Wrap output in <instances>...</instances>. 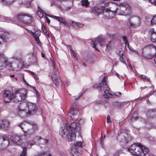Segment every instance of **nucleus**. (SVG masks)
Masks as SVG:
<instances>
[{
    "label": "nucleus",
    "instance_id": "obj_23",
    "mask_svg": "<svg viewBox=\"0 0 156 156\" xmlns=\"http://www.w3.org/2000/svg\"><path fill=\"white\" fill-rule=\"evenodd\" d=\"M100 43V39L97 38L96 40H95L92 41V43L91 44L92 47L94 48L97 51H98V49L97 47V45L98 43Z\"/></svg>",
    "mask_w": 156,
    "mask_h": 156
},
{
    "label": "nucleus",
    "instance_id": "obj_1",
    "mask_svg": "<svg viewBox=\"0 0 156 156\" xmlns=\"http://www.w3.org/2000/svg\"><path fill=\"white\" fill-rule=\"evenodd\" d=\"M90 11L96 15H100L103 12L105 16L108 19H112L115 16V13L119 15H129L131 14V6L128 3H123L119 4L118 7L115 11V13L108 9L106 8L103 5H96L92 7Z\"/></svg>",
    "mask_w": 156,
    "mask_h": 156
},
{
    "label": "nucleus",
    "instance_id": "obj_2",
    "mask_svg": "<svg viewBox=\"0 0 156 156\" xmlns=\"http://www.w3.org/2000/svg\"><path fill=\"white\" fill-rule=\"evenodd\" d=\"M128 151L134 156H144L148 149L140 143L133 144L128 149Z\"/></svg>",
    "mask_w": 156,
    "mask_h": 156
},
{
    "label": "nucleus",
    "instance_id": "obj_24",
    "mask_svg": "<svg viewBox=\"0 0 156 156\" xmlns=\"http://www.w3.org/2000/svg\"><path fill=\"white\" fill-rule=\"evenodd\" d=\"M51 79L54 83L56 85L59 84L61 82L60 79L56 77L55 75L51 76Z\"/></svg>",
    "mask_w": 156,
    "mask_h": 156
},
{
    "label": "nucleus",
    "instance_id": "obj_35",
    "mask_svg": "<svg viewBox=\"0 0 156 156\" xmlns=\"http://www.w3.org/2000/svg\"><path fill=\"white\" fill-rule=\"evenodd\" d=\"M151 23V25L156 24V15L153 16Z\"/></svg>",
    "mask_w": 156,
    "mask_h": 156
},
{
    "label": "nucleus",
    "instance_id": "obj_3",
    "mask_svg": "<svg viewBox=\"0 0 156 156\" xmlns=\"http://www.w3.org/2000/svg\"><path fill=\"white\" fill-rule=\"evenodd\" d=\"M60 135L63 138H66L69 141H71L75 140L76 137V133L71 132L70 130H68L65 125L64 124L61 125V127L59 130Z\"/></svg>",
    "mask_w": 156,
    "mask_h": 156
},
{
    "label": "nucleus",
    "instance_id": "obj_56",
    "mask_svg": "<svg viewBox=\"0 0 156 156\" xmlns=\"http://www.w3.org/2000/svg\"><path fill=\"white\" fill-rule=\"evenodd\" d=\"M46 19H47V23L49 24L50 23V20H49V19L47 18V17H46Z\"/></svg>",
    "mask_w": 156,
    "mask_h": 156
},
{
    "label": "nucleus",
    "instance_id": "obj_28",
    "mask_svg": "<svg viewBox=\"0 0 156 156\" xmlns=\"http://www.w3.org/2000/svg\"><path fill=\"white\" fill-rule=\"evenodd\" d=\"M22 3H24V5L27 8H29L30 6L31 2L33 0H25V1H23L21 0Z\"/></svg>",
    "mask_w": 156,
    "mask_h": 156
},
{
    "label": "nucleus",
    "instance_id": "obj_37",
    "mask_svg": "<svg viewBox=\"0 0 156 156\" xmlns=\"http://www.w3.org/2000/svg\"><path fill=\"white\" fill-rule=\"evenodd\" d=\"M122 39H123L124 43H125L126 45H127L128 46L129 45V44L128 43L126 37V36H123L122 37Z\"/></svg>",
    "mask_w": 156,
    "mask_h": 156
},
{
    "label": "nucleus",
    "instance_id": "obj_18",
    "mask_svg": "<svg viewBox=\"0 0 156 156\" xmlns=\"http://www.w3.org/2000/svg\"><path fill=\"white\" fill-rule=\"evenodd\" d=\"M33 20V17L31 16H29L27 14H26L24 17L23 24H27L30 23Z\"/></svg>",
    "mask_w": 156,
    "mask_h": 156
},
{
    "label": "nucleus",
    "instance_id": "obj_29",
    "mask_svg": "<svg viewBox=\"0 0 156 156\" xmlns=\"http://www.w3.org/2000/svg\"><path fill=\"white\" fill-rule=\"evenodd\" d=\"M120 60L121 62H122L127 66L126 64V56L123 54V53H122V55L120 56Z\"/></svg>",
    "mask_w": 156,
    "mask_h": 156
},
{
    "label": "nucleus",
    "instance_id": "obj_64",
    "mask_svg": "<svg viewBox=\"0 0 156 156\" xmlns=\"http://www.w3.org/2000/svg\"><path fill=\"white\" fill-rule=\"evenodd\" d=\"M154 62L155 64H156V58L154 59Z\"/></svg>",
    "mask_w": 156,
    "mask_h": 156
},
{
    "label": "nucleus",
    "instance_id": "obj_27",
    "mask_svg": "<svg viewBox=\"0 0 156 156\" xmlns=\"http://www.w3.org/2000/svg\"><path fill=\"white\" fill-rule=\"evenodd\" d=\"M103 83L102 82L101 83H96L93 86V87L94 88H100V90H101L103 88V86H104V84H103Z\"/></svg>",
    "mask_w": 156,
    "mask_h": 156
},
{
    "label": "nucleus",
    "instance_id": "obj_16",
    "mask_svg": "<svg viewBox=\"0 0 156 156\" xmlns=\"http://www.w3.org/2000/svg\"><path fill=\"white\" fill-rule=\"evenodd\" d=\"M149 34L150 36L151 41L153 42H156V31H155L154 28L149 30Z\"/></svg>",
    "mask_w": 156,
    "mask_h": 156
},
{
    "label": "nucleus",
    "instance_id": "obj_17",
    "mask_svg": "<svg viewBox=\"0 0 156 156\" xmlns=\"http://www.w3.org/2000/svg\"><path fill=\"white\" fill-rule=\"evenodd\" d=\"M16 0H0V2L3 5L9 6L12 5Z\"/></svg>",
    "mask_w": 156,
    "mask_h": 156
},
{
    "label": "nucleus",
    "instance_id": "obj_61",
    "mask_svg": "<svg viewBox=\"0 0 156 156\" xmlns=\"http://www.w3.org/2000/svg\"><path fill=\"white\" fill-rule=\"evenodd\" d=\"M119 52H117V54H118L119 55H122V54H121V53H120V52H121V51L119 50Z\"/></svg>",
    "mask_w": 156,
    "mask_h": 156
},
{
    "label": "nucleus",
    "instance_id": "obj_10",
    "mask_svg": "<svg viewBox=\"0 0 156 156\" xmlns=\"http://www.w3.org/2000/svg\"><path fill=\"white\" fill-rule=\"evenodd\" d=\"M14 93H12L9 90L5 91L3 94L4 100L5 102H7L12 99L13 100Z\"/></svg>",
    "mask_w": 156,
    "mask_h": 156
},
{
    "label": "nucleus",
    "instance_id": "obj_63",
    "mask_svg": "<svg viewBox=\"0 0 156 156\" xmlns=\"http://www.w3.org/2000/svg\"><path fill=\"white\" fill-rule=\"evenodd\" d=\"M83 65L84 66H86V64L85 62H83Z\"/></svg>",
    "mask_w": 156,
    "mask_h": 156
},
{
    "label": "nucleus",
    "instance_id": "obj_32",
    "mask_svg": "<svg viewBox=\"0 0 156 156\" xmlns=\"http://www.w3.org/2000/svg\"><path fill=\"white\" fill-rule=\"evenodd\" d=\"M136 114L135 113H134L133 114L132 117H131V119L132 121H136L138 119L139 117L137 116H136Z\"/></svg>",
    "mask_w": 156,
    "mask_h": 156
},
{
    "label": "nucleus",
    "instance_id": "obj_25",
    "mask_svg": "<svg viewBox=\"0 0 156 156\" xmlns=\"http://www.w3.org/2000/svg\"><path fill=\"white\" fill-rule=\"evenodd\" d=\"M70 24L73 25V26L76 28L78 29L80 27H82L83 26V24H81L79 23L73 21H71L70 22Z\"/></svg>",
    "mask_w": 156,
    "mask_h": 156
},
{
    "label": "nucleus",
    "instance_id": "obj_58",
    "mask_svg": "<svg viewBox=\"0 0 156 156\" xmlns=\"http://www.w3.org/2000/svg\"><path fill=\"white\" fill-rule=\"evenodd\" d=\"M153 93V91H151L150 93L147 95V96H149L151 95Z\"/></svg>",
    "mask_w": 156,
    "mask_h": 156
},
{
    "label": "nucleus",
    "instance_id": "obj_51",
    "mask_svg": "<svg viewBox=\"0 0 156 156\" xmlns=\"http://www.w3.org/2000/svg\"><path fill=\"white\" fill-rule=\"evenodd\" d=\"M41 29L42 30H43V32L44 33H47V31L45 29V28L44 26H42L41 27Z\"/></svg>",
    "mask_w": 156,
    "mask_h": 156
},
{
    "label": "nucleus",
    "instance_id": "obj_33",
    "mask_svg": "<svg viewBox=\"0 0 156 156\" xmlns=\"http://www.w3.org/2000/svg\"><path fill=\"white\" fill-rule=\"evenodd\" d=\"M139 76L146 81L149 82L150 80V78L145 75L140 74Z\"/></svg>",
    "mask_w": 156,
    "mask_h": 156
},
{
    "label": "nucleus",
    "instance_id": "obj_8",
    "mask_svg": "<svg viewBox=\"0 0 156 156\" xmlns=\"http://www.w3.org/2000/svg\"><path fill=\"white\" fill-rule=\"evenodd\" d=\"M34 140L35 141L33 142V143H31L30 141L28 143L26 142L25 146H28L29 145H30V146H32L35 144V142L37 141L39 143V145L41 147H43L44 146H46V144L48 142V141L47 140L42 139L41 137L38 136L35 137Z\"/></svg>",
    "mask_w": 156,
    "mask_h": 156
},
{
    "label": "nucleus",
    "instance_id": "obj_39",
    "mask_svg": "<svg viewBox=\"0 0 156 156\" xmlns=\"http://www.w3.org/2000/svg\"><path fill=\"white\" fill-rule=\"evenodd\" d=\"M147 48L149 49L154 48L156 51V48L154 46L153 44H151L148 45L147 46Z\"/></svg>",
    "mask_w": 156,
    "mask_h": 156
},
{
    "label": "nucleus",
    "instance_id": "obj_7",
    "mask_svg": "<svg viewBox=\"0 0 156 156\" xmlns=\"http://www.w3.org/2000/svg\"><path fill=\"white\" fill-rule=\"evenodd\" d=\"M27 108L26 109V112H23V116L30 115L34 114L37 111V108L36 105L33 103L28 102H27Z\"/></svg>",
    "mask_w": 156,
    "mask_h": 156
},
{
    "label": "nucleus",
    "instance_id": "obj_6",
    "mask_svg": "<svg viewBox=\"0 0 156 156\" xmlns=\"http://www.w3.org/2000/svg\"><path fill=\"white\" fill-rule=\"evenodd\" d=\"M27 91L24 88L18 89L14 92L13 101L17 102L25 99L27 97Z\"/></svg>",
    "mask_w": 156,
    "mask_h": 156
},
{
    "label": "nucleus",
    "instance_id": "obj_53",
    "mask_svg": "<svg viewBox=\"0 0 156 156\" xmlns=\"http://www.w3.org/2000/svg\"><path fill=\"white\" fill-rule=\"evenodd\" d=\"M71 51L73 55L74 56L75 58H76V54L75 53L74 51L72 50Z\"/></svg>",
    "mask_w": 156,
    "mask_h": 156
},
{
    "label": "nucleus",
    "instance_id": "obj_21",
    "mask_svg": "<svg viewBox=\"0 0 156 156\" xmlns=\"http://www.w3.org/2000/svg\"><path fill=\"white\" fill-rule=\"evenodd\" d=\"M48 16L52 17H53V18L56 20H58L59 22L62 23L64 24H66V22L65 21V19L63 18H61L58 16H52L49 15H47Z\"/></svg>",
    "mask_w": 156,
    "mask_h": 156
},
{
    "label": "nucleus",
    "instance_id": "obj_42",
    "mask_svg": "<svg viewBox=\"0 0 156 156\" xmlns=\"http://www.w3.org/2000/svg\"><path fill=\"white\" fill-rule=\"evenodd\" d=\"M46 154L45 152H42L38 153L36 156H42Z\"/></svg>",
    "mask_w": 156,
    "mask_h": 156
},
{
    "label": "nucleus",
    "instance_id": "obj_4",
    "mask_svg": "<svg viewBox=\"0 0 156 156\" xmlns=\"http://www.w3.org/2000/svg\"><path fill=\"white\" fill-rule=\"evenodd\" d=\"M12 62L8 61V59L5 55L0 53V70H2L3 68H6L11 70L18 71L20 68L19 66L17 67V69H13L12 67Z\"/></svg>",
    "mask_w": 156,
    "mask_h": 156
},
{
    "label": "nucleus",
    "instance_id": "obj_14",
    "mask_svg": "<svg viewBox=\"0 0 156 156\" xmlns=\"http://www.w3.org/2000/svg\"><path fill=\"white\" fill-rule=\"evenodd\" d=\"M10 127L9 121L7 120L0 121V128L3 129L5 130H8Z\"/></svg>",
    "mask_w": 156,
    "mask_h": 156
},
{
    "label": "nucleus",
    "instance_id": "obj_52",
    "mask_svg": "<svg viewBox=\"0 0 156 156\" xmlns=\"http://www.w3.org/2000/svg\"><path fill=\"white\" fill-rule=\"evenodd\" d=\"M116 75L120 79H123V77L122 76H120L118 73H116Z\"/></svg>",
    "mask_w": 156,
    "mask_h": 156
},
{
    "label": "nucleus",
    "instance_id": "obj_43",
    "mask_svg": "<svg viewBox=\"0 0 156 156\" xmlns=\"http://www.w3.org/2000/svg\"><path fill=\"white\" fill-rule=\"evenodd\" d=\"M114 105L117 107H119L120 106L121 103L120 102L117 101L114 103Z\"/></svg>",
    "mask_w": 156,
    "mask_h": 156
},
{
    "label": "nucleus",
    "instance_id": "obj_30",
    "mask_svg": "<svg viewBox=\"0 0 156 156\" xmlns=\"http://www.w3.org/2000/svg\"><path fill=\"white\" fill-rule=\"evenodd\" d=\"M22 147L23 148V151L20 154V156H27L26 148L27 147H23V146H22Z\"/></svg>",
    "mask_w": 156,
    "mask_h": 156
},
{
    "label": "nucleus",
    "instance_id": "obj_62",
    "mask_svg": "<svg viewBox=\"0 0 156 156\" xmlns=\"http://www.w3.org/2000/svg\"><path fill=\"white\" fill-rule=\"evenodd\" d=\"M147 156H153V155L151 154H149Z\"/></svg>",
    "mask_w": 156,
    "mask_h": 156
},
{
    "label": "nucleus",
    "instance_id": "obj_26",
    "mask_svg": "<svg viewBox=\"0 0 156 156\" xmlns=\"http://www.w3.org/2000/svg\"><path fill=\"white\" fill-rule=\"evenodd\" d=\"M0 21L4 22H10L11 21L10 18L8 17H5L0 15Z\"/></svg>",
    "mask_w": 156,
    "mask_h": 156
},
{
    "label": "nucleus",
    "instance_id": "obj_59",
    "mask_svg": "<svg viewBox=\"0 0 156 156\" xmlns=\"http://www.w3.org/2000/svg\"><path fill=\"white\" fill-rule=\"evenodd\" d=\"M156 111V109H151L150 110V112H155Z\"/></svg>",
    "mask_w": 156,
    "mask_h": 156
},
{
    "label": "nucleus",
    "instance_id": "obj_13",
    "mask_svg": "<svg viewBox=\"0 0 156 156\" xmlns=\"http://www.w3.org/2000/svg\"><path fill=\"white\" fill-rule=\"evenodd\" d=\"M133 22H131V20L130 19L129 20V25L131 26H138L139 25L140 23L141 20L140 17L139 16H135L133 19Z\"/></svg>",
    "mask_w": 156,
    "mask_h": 156
},
{
    "label": "nucleus",
    "instance_id": "obj_60",
    "mask_svg": "<svg viewBox=\"0 0 156 156\" xmlns=\"http://www.w3.org/2000/svg\"><path fill=\"white\" fill-rule=\"evenodd\" d=\"M41 55H42V57H43V58H44L45 57V55L44 53H41Z\"/></svg>",
    "mask_w": 156,
    "mask_h": 156
},
{
    "label": "nucleus",
    "instance_id": "obj_46",
    "mask_svg": "<svg viewBox=\"0 0 156 156\" xmlns=\"http://www.w3.org/2000/svg\"><path fill=\"white\" fill-rule=\"evenodd\" d=\"M32 58L33 60L31 61L33 63L36 62H37V59L34 56H33Z\"/></svg>",
    "mask_w": 156,
    "mask_h": 156
},
{
    "label": "nucleus",
    "instance_id": "obj_12",
    "mask_svg": "<svg viewBox=\"0 0 156 156\" xmlns=\"http://www.w3.org/2000/svg\"><path fill=\"white\" fill-rule=\"evenodd\" d=\"M29 31L31 33V34L34 36L35 40L36 41L37 44L39 46L40 45L41 43L39 38V37L41 34L40 31L38 30L35 31L34 30H29Z\"/></svg>",
    "mask_w": 156,
    "mask_h": 156
},
{
    "label": "nucleus",
    "instance_id": "obj_44",
    "mask_svg": "<svg viewBox=\"0 0 156 156\" xmlns=\"http://www.w3.org/2000/svg\"><path fill=\"white\" fill-rule=\"evenodd\" d=\"M112 122V120L110 118V116L108 115H107V122L108 123H111Z\"/></svg>",
    "mask_w": 156,
    "mask_h": 156
},
{
    "label": "nucleus",
    "instance_id": "obj_20",
    "mask_svg": "<svg viewBox=\"0 0 156 156\" xmlns=\"http://www.w3.org/2000/svg\"><path fill=\"white\" fill-rule=\"evenodd\" d=\"M25 15L26 13H21L17 15L16 17L19 22L23 23Z\"/></svg>",
    "mask_w": 156,
    "mask_h": 156
},
{
    "label": "nucleus",
    "instance_id": "obj_50",
    "mask_svg": "<svg viewBox=\"0 0 156 156\" xmlns=\"http://www.w3.org/2000/svg\"><path fill=\"white\" fill-rule=\"evenodd\" d=\"M100 43H99L100 44V46L101 47H102L104 46V44H103V43H104V42L103 41H102V42H101V41H102V39H101L100 38Z\"/></svg>",
    "mask_w": 156,
    "mask_h": 156
},
{
    "label": "nucleus",
    "instance_id": "obj_36",
    "mask_svg": "<svg viewBox=\"0 0 156 156\" xmlns=\"http://www.w3.org/2000/svg\"><path fill=\"white\" fill-rule=\"evenodd\" d=\"M83 93H82V92L81 93V94L78 97H77L76 96H74L72 97V99L73 100L75 101V100H79L81 97V96L82 95H83Z\"/></svg>",
    "mask_w": 156,
    "mask_h": 156
},
{
    "label": "nucleus",
    "instance_id": "obj_11",
    "mask_svg": "<svg viewBox=\"0 0 156 156\" xmlns=\"http://www.w3.org/2000/svg\"><path fill=\"white\" fill-rule=\"evenodd\" d=\"M26 107H27V102H24L19 104L18 106V114L20 116L22 117L26 116H23L22 115L23 114V112H26V109L27 108Z\"/></svg>",
    "mask_w": 156,
    "mask_h": 156
},
{
    "label": "nucleus",
    "instance_id": "obj_55",
    "mask_svg": "<svg viewBox=\"0 0 156 156\" xmlns=\"http://www.w3.org/2000/svg\"><path fill=\"white\" fill-rule=\"evenodd\" d=\"M115 95L116 96H119L120 95H121V93L120 92H118L116 93Z\"/></svg>",
    "mask_w": 156,
    "mask_h": 156
},
{
    "label": "nucleus",
    "instance_id": "obj_22",
    "mask_svg": "<svg viewBox=\"0 0 156 156\" xmlns=\"http://www.w3.org/2000/svg\"><path fill=\"white\" fill-rule=\"evenodd\" d=\"M78 112V110L76 109H75L74 108V105L73 104L71 107L69 111V114L73 116H74Z\"/></svg>",
    "mask_w": 156,
    "mask_h": 156
},
{
    "label": "nucleus",
    "instance_id": "obj_9",
    "mask_svg": "<svg viewBox=\"0 0 156 156\" xmlns=\"http://www.w3.org/2000/svg\"><path fill=\"white\" fill-rule=\"evenodd\" d=\"M106 78L104 77L102 80V82L103 83V84H104V86H103V88L101 91L104 90L103 96L105 98H107L111 97L112 95L109 92V90L110 89L107 84Z\"/></svg>",
    "mask_w": 156,
    "mask_h": 156
},
{
    "label": "nucleus",
    "instance_id": "obj_45",
    "mask_svg": "<svg viewBox=\"0 0 156 156\" xmlns=\"http://www.w3.org/2000/svg\"><path fill=\"white\" fill-rule=\"evenodd\" d=\"M111 41H109V44L106 45V48L107 49H108V50L111 47L112 44H111Z\"/></svg>",
    "mask_w": 156,
    "mask_h": 156
},
{
    "label": "nucleus",
    "instance_id": "obj_41",
    "mask_svg": "<svg viewBox=\"0 0 156 156\" xmlns=\"http://www.w3.org/2000/svg\"><path fill=\"white\" fill-rule=\"evenodd\" d=\"M37 14L39 17L41 18L43 17V14L40 11H38L37 12Z\"/></svg>",
    "mask_w": 156,
    "mask_h": 156
},
{
    "label": "nucleus",
    "instance_id": "obj_49",
    "mask_svg": "<svg viewBox=\"0 0 156 156\" xmlns=\"http://www.w3.org/2000/svg\"><path fill=\"white\" fill-rule=\"evenodd\" d=\"M82 143L81 142H77L76 143V145L78 147H82Z\"/></svg>",
    "mask_w": 156,
    "mask_h": 156
},
{
    "label": "nucleus",
    "instance_id": "obj_31",
    "mask_svg": "<svg viewBox=\"0 0 156 156\" xmlns=\"http://www.w3.org/2000/svg\"><path fill=\"white\" fill-rule=\"evenodd\" d=\"M81 2L83 6H87L89 4V2L88 0H82Z\"/></svg>",
    "mask_w": 156,
    "mask_h": 156
},
{
    "label": "nucleus",
    "instance_id": "obj_40",
    "mask_svg": "<svg viewBox=\"0 0 156 156\" xmlns=\"http://www.w3.org/2000/svg\"><path fill=\"white\" fill-rule=\"evenodd\" d=\"M76 146H74V148L73 147H72V148L71 150V151L72 153L73 154H75L76 153H77V152H78V151H75V147Z\"/></svg>",
    "mask_w": 156,
    "mask_h": 156
},
{
    "label": "nucleus",
    "instance_id": "obj_57",
    "mask_svg": "<svg viewBox=\"0 0 156 156\" xmlns=\"http://www.w3.org/2000/svg\"><path fill=\"white\" fill-rule=\"evenodd\" d=\"M30 73L31 75H33L34 77V76H35V73H34V72H32V71H30Z\"/></svg>",
    "mask_w": 156,
    "mask_h": 156
},
{
    "label": "nucleus",
    "instance_id": "obj_5",
    "mask_svg": "<svg viewBox=\"0 0 156 156\" xmlns=\"http://www.w3.org/2000/svg\"><path fill=\"white\" fill-rule=\"evenodd\" d=\"M29 126L28 124L26 123V124L24 122H21L18 125L23 131L25 136H27V134H30L32 133L38 129V127L36 124H33L31 128H29Z\"/></svg>",
    "mask_w": 156,
    "mask_h": 156
},
{
    "label": "nucleus",
    "instance_id": "obj_38",
    "mask_svg": "<svg viewBox=\"0 0 156 156\" xmlns=\"http://www.w3.org/2000/svg\"><path fill=\"white\" fill-rule=\"evenodd\" d=\"M154 55H153V54H148L147 55L146 57V58H147V59H151V58H153L154 57Z\"/></svg>",
    "mask_w": 156,
    "mask_h": 156
},
{
    "label": "nucleus",
    "instance_id": "obj_48",
    "mask_svg": "<svg viewBox=\"0 0 156 156\" xmlns=\"http://www.w3.org/2000/svg\"><path fill=\"white\" fill-rule=\"evenodd\" d=\"M2 138L3 139V141H5V140H7L8 139V138L6 135H3L2 136Z\"/></svg>",
    "mask_w": 156,
    "mask_h": 156
},
{
    "label": "nucleus",
    "instance_id": "obj_19",
    "mask_svg": "<svg viewBox=\"0 0 156 156\" xmlns=\"http://www.w3.org/2000/svg\"><path fill=\"white\" fill-rule=\"evenodd\" d=\"M11 140L14 143L19 145H22L21 143L22 140L20 139V137L17 136H13Z\"/></svg>",
    "mask_w": 156,
    "mask_h": 156
},
{
    "label": "nucleus",
    "instance_id": "obj_34",
    "mask_svg": "<svg viewBox=\"0 0 156 156\" xmlns=\"http://www.w3.org/2000/svg\"><path fill=\"white\" fill-rule=\"evenodd\" d=\"M50 63L52 67L54 69V72H55V71L56 70V69L55 66V64L54 61L52 59L50 58Z\"/></svg>",
    "mask_w": 156,
    "mask_h": 156
},
{
    "label": "nucleus",
    "instance_id": "obj_47",
    "mask_svg": "<svg viewBox=\"0 0 156 156\" xmlns=\"http://www.w3.org/2000/svg\"><path fill=\"white\" fill-rule=\"evenodd\" d=\"M149 1L151 3L156 6V0H149Z\"/></svg>",
    "mask_w": 156,
    "mask_h": 156
},
{
    "label": "nucleus",
    "instance_id": "obj_54",
    "mask_svg": "<svg viewBox=\"0 0 156 156\" xmlns=\"http://www.w3.org/2000/svg\"><path fill=\"white\" fill-rule=\"evenodd\" d=\"M108 35L109 36V37H110L111 38H112V39L114 38V37L115 36L114 34H108Z\"/></svg>",
    "mask_w": 156,
    "mask_h": 156
},
{
    "label": "nucleus",
    "instance_id": "obj_15",
    "mask_svg": "<svg viewBox=\"0 0 156 156\" xmlns=\"http://www.w3.org/2000/svg\"><path fill=\"white\" fill-rule=\"evenodd\" d=\"M64 124L66 126V128H67L68 130H69L71 132H74L76 133L77 132L76 130L77 124L76 122H73L70 125H69L67 123Z\"/></svg>",
    "mask_w": 156,
    "mask_h": 156
}]
</instances>
